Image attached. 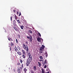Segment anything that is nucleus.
Listing matches in <instances>:
<instances>
[{"instance_id": "38", "label": "nucleus", "mask_w": 73, "mask_h": 73, "mask_svg": "<svg viewBox=\"0 0 73 73\" xmlns=\"http://www.w3.org/2000/svg\"><path fill=\"white\" fill-rule=\"evenodd\" d=\"M10 41H12V39L11 38H10Z\"/></svg>"}, {"instance_id": "27", "label": "nucleus", "mask_w": 73, "mask_h": 73, "mask_svg": "<svg viewBox=\"0 0 73 73\" xmlns=\"http://www.w3.org/2000/svg\"><path fill=\"white\" fill-rule=\"evenodd\" d=\"M47 67V66H46V64H45L44 66V68H46Z\"/></svg>"}, {"instance_id": "11", "label": "nucleus", "mask_w": 73, "mask_h": 73, "mask_svg": "<svg viewBox=\"0 0 73 73\" xmlns=\"http://www.w3.org/2000/svg\"><path fill=\"white\" fill-rule=\"evenodd\" d=\"M13 28L14 29L15 31H17V32L18 31V29H17V28H16L15 27H13Z\"/></svg>"}, {"instance_id": "43", "label": "nucleus", "mask_w": 73, "mask_h": 73, "mask_svg": "<svg viewBox=\"0 0 73 73\" xmlns=\"http://www.w3.org/2000/svg\"><path fill=\"white\" fill-rule=\"evenodd\" d=\"M13 11L14 12H16V11L15 10H14Z\"/></svg>"}, {"instance_id": "39", "label": "nucleus", "mask_w": 73, "mask_h": 73, "mask_svg": "<svg viewBox=\"0 0 73 73\" xmlns=\"http://www.w3.org/2000/svg\"><path fill=\"white\" fill-rule=\"evenodd\" d=\"M40 61H42V60H40Z\"/></svg>"}, {"instance_id": "3", "label": "nucleus", "mask_w": 73, "mask_h": 73, "mask_svg": "<svg viewBox=\"0 0 73 73\" xmlns=\"http://www.w3.org/2000/svg\"><path fill=\"white\" fill-rule=\"evenodd\" d=\"M27 38H28V39H29L30 40V42H32V37L31 36H30V37L29 36H27Z\"/></svg>"}, {"instance_id": "28", "label": "nucleus", "mask_w": 73, "mask_h": 73, "mask_svg": "<svg viewBox=\"0 0 73 73\" xmlns=\"http://www.w3.org/2000/svg\"><path fill=\"white\" fill-rule=\"evenodd\" d=\"M23 58H25V55H23Z\"/></svg>"}, {"instance_id": "5", "label": "nucleus", "mask_w": 73, "mask_h": 73, "mask_svg": "<svg viewBox=\"0 0 73 73\" xmlns=\"http://www.w3.org/2000/svg\"><path fill=\"white\" fill-rule=\"evenodd\" d=\"M27 60L31 62V61H32V56L29 57Z\"/></svg>"}, {"instance_id": "26", "label": "nucleus", "mask_w": 73, "mask_h": 73, "mask_svg": "<svg viewBox=\"0 0 73 73\" xmlns=\"http://www.w3.org/2000/svg\"><path fill=\"white\" fill-rule=\"evenodd\" d=\"M40 59H43L42 57V56H40Z\"/></svg>"}, {"instance_id": "15", "label": "nucleus", "mask_w": 73, "mask_h": 73, "mask_svg": "<svg viewBox=\"0 0 73 73\" xmlns=\"http://www.w3.org/2000/svg\"><path fill=\"white\" fill-rule=\"evenodd\" d=\"M18 72L19 73H21V71L20 70V69H19L18 70Z\"/></svg>"}, {"instance_id": "34", "label": "nucleus", "mask_w": 73, "mask_h": 73, "mask_svg": "<svg viewBox=\"0 0 73 73\" xmlns=\"http://www.w3.org/2000/svg\"><path fill=\"white\" fill-rule=\"evenodd\" d=\"M20 68L21 69H23V68L22 67H20Z\"/></svg>"}, {"instance_id": "21", "label": "nucleus", "mask_w": 73, "mask_h": 73, "mask_svg": "<svg viewBox=\"0 0 73 73\" xmlns=\"http://www.w3.org/2000/svg\"><path fill=\"white\" fill-rule=\"evenodd\" d=\"M22 52H23V53L24 54H25V51H24V50H22Z\"/></svg>"}, {"instance_id": "44", "label": "nucleus", "mask_w": 73, "mask_h": 73, "mask_svg": "<svg viewBox=\"0 0 73 73\" xmlns=\"http://www.w3.org/2000/svg\"><path fill=\"white\" fill-rule=\"evenodd\" d=\"M43 62H44V60H43Z\"/></svg>"}, {"instance_id": "2", "label": "nucleus", "mask_w": 73, "mask_h": 73, "mask_svg": "<svg viewBox=\"0 0 73 73\" xmlns=\"http://www.w3.org/2000/svg\"><path fill=\"white\" fill-rule=\"evenodd\" d=\"M23 48H24V49H25V50H26V51H27V52H28L29 51V49H28V46H27V45H26V46L25 45V44H23Z\"/></svg>"}, {"instance_id": "22", "label": "nucleus", "mask_w": 73, "mask_h": 73, "mask_svg": "<svg viewBox=\"0 0 73 73\" xmlns=\"http://www.w3.org/2000/svg\"><path fill=\"white\" fill-rule=\"evenodd\" d=\"M29 32L30 33H31V34L32 33V31H31V30H29Z\"/></svg>"}, {"instance_id": "31", "label": "nucleus", "mask_w": 73, "mask_h": 73, "mask_svg": "<svg viewBox=\"0 0 73 73\" xmlns=\"http://www.w3.org/2000/svg\"><path fill=\"white\" fill-rule=\"evenodd\" d=\"M26 44H28V42L27 41H26Z\"/></svg>"}, {"instance_id": "1", "label": "nucleus", "mask_w": 73, "mask_h": 73, "mask_svg": "<svg viewBox=\"0 0 73 73\" xmlns=\"http://www.w3.org/2000/svg\"><path fill=\"white\" fill-rule=\"evenodd\" d=\"M45 48V46L44 45H42V46L40 48V53H42L44 51V49Z\"/></svg>"}, {"instance_id": "40", "label": "nucleus", "mask_w": 73, "mask_h": 73, "mask_svg": "<svg viewBox=\"0 0 73 73\" xmlns=\"http://www.w3.org/2000/svg\"><path fill=\"white\" fill-rule=\"evenodd\" d=\"M8 40L9 41H10V39L9 38H8Z\"/></svg>"}, {"instance_id": "10", "label": "nucleus", "mask_w": 73, "mask_h": 73, "mask_svg": "<svg viewBox=\"0 0 73 73\" xmlns=\"http://www.w3.org/2000/svg\"><path fill=\"white\" fill-rule=\"evenodd\" d=\"M17 54H19V55H21V54H22L21 53V52H20L19 51L17 53Z\"/></svg>"}, {"instance_id": "36", "label": "nucleus", "mask_w": 73, "mask_h": 73, "mask_svg": "<svg viewBox=\"0 0 73 73\" xmlns=\"http://www.w3.org/2000/svg\"><path fill=\"white\" fill-rule=\"evenodd\" d=\"M16 41L17 43L18 42V40L17 39H16Z\"/></svg>"}, {"instance_id": "9", "label": "nucleus", "mask_w": 73, "mask_h": 73, "mask_svg": "<svg viewBox=\"0 0 73 73\" xmlns=\"http://www.w3.org/2000/svg\"><path fill=\"white\" fill-rule=\"evenodd\" d=\"M37 40L38 42H41V39L40 38H37Z\"/></svg>"}, {"instance_id": "30", "label": "nucleus", "mask_w": 73, "mask_h": 73, "mask_svg": "<svg viewBox=\"0 0 73 73\" xmlns=\"http://www.w3.org/2000/svg\"><path fill=\"white\" fill-rule=\"evenodd\" d=\"M21 12H19V16H21Z\"/></svg>"}, {"instance_id": "42", "label": "nucleus", "mask_w": 73, "mask_h": 73, "mask_svg": "<svg viewBox=\"0 0 73 73\" xmlns=\"http://www.w3.org/2000/svg\"><path fill=\"white\" fill-rule=\"evenodd\" d=\"M10 50H11V47H10Z\"/></svg>"}, {"instance_id": "32", "label": "nucleus", "mask_w": 73, "mask_h": 73, "mask_svg": "<svg viewBox=\"0 0 73 73\" xmlns=\"http://www.w3.org/2000/svg\"><path fill=\"white\" fill-rule=\"evenodd\" d=\"M20 63H18L17 64V65H20Z\"/></svg>"}, {"instance_id": "37", "label": "nucleus", "mask_w": 73, "mask_h": 73, "mask_svg": "<svg viewBox=\"0 0 73 73\" xmlns=\"http://www.w3.org/2000/svg\"><path fill=\"white\" fill-rule=\"evenodd\" d=\"M21 66L22 68H23V64H22L21 65Z\"/></svg>"}, {"instance_id": "24", "label": "nucleus", "mask_w": 73, "mask_h": 73, "mask_svg": "<svg viewBox=\"0 0 73 73\" xmlns=\"http://www.w3.org/2000/svg\"><path fill=\"white\" fill-rule=\"evenodd\" d=\"M20 61L21 62V63L22 64V62H23V60L21 59L20 60Z\"/></svg>"}, {"instance_id": "18", "label": "nucleus", "mask_w": 73, "mask_h": 73, "mask_svg": "<svg viewBox=\"0 0 73 73\" xmlns=\"http://www.w3.org/2000/svg\"><path fill=\"white\" fill-rule=\"evenodd\" d=\"M45 54H46V57H48V53L47 52H46L45 53Z\"/></svg>"}, {"instance_id": "45", "label": "nucleus", "mask_w": 73, "mask_h": 73, "mask_svg": "<svg viewBox=\"0 0 73 73\" xmlns=\"http://www.w3.org/2000/svg\"><path fill=\"white\" fill-rule=\"evenodd\" d=\"M43 53H44V52H43Z\"/></svg>"}, {"instance_id": "23", "label": "nucleus", "mask_w": 73, "mask_h": 73, "mask_svg": "<svg viewBox=\"0 0 73 73\" xmlns=\"http://www.w3.org/2000/svg\"><path fill=\"white\" fill-rule=\"evenodd\" d=\"M14 45V44H13L12 42H11V46H13V45Z\"/></svg>"}, {"instance_id": "33", "label": "nucleus", "mask_w": 73, "mask_h": 73, "mask_svg": "<svg viewBox=\"0 0 73 73\" xmlns=\"http://www.w3.org/2000/svg\"><path fill=\"white\" fill-rule=\"evenodd\" d=\"M13 70H14V72H16V70H15V69H14Z\"/></svg>"}, {"instance_id": "13", "label": "nucleus", "mask_w": 73, "mask_h": 73, "mask_svg": "<svg viewBox=\"0 0 73 73\" xmlns=\"http://www.w3.org/2000/svg\"><path fill=\"white\" fill-rule=\"evenodd\" d=\"M28 55L29 56V57H32V55H31V54L30 52L28 53Z\"/></svg>"}, {"instance_id": "20", "label": "nucleus", "mask_w": 73, "mask_h": 73, "mask_svg": "<svg viewBox=\"0 0 73 73\" xmlns=\"http://www.w3.org/2000/svg\"><path fill=\"white\" fill-rule=\"evenodd\" d=\"M38 33V35L39 36L41 37V35L40 33Z\"/></svg>"}, {"instance_id": "19", "label": "nucleus", "mask_w": 73, "mask_h": 73, "mask_svg": "<svg viewBox=\"0 0 73 73\" xmlns=\"http://www.w3.org/2000/svg\"><path fill=\"white\" fill-rule=\"evenodd\" d=\"M15 49L16 52H17V48L16 46H15Z\"/></svg>"}, {"instance_id": "35", "label": "nucleus", "mask_w": 73, "mask_h": 73, "mask_svg": "<svg viewBox=\"0 0 73 73\" xmlns=\"http://www.w3.org/2000/svg\"><path fill=\"white\" fill-rule=\"evenodd\" d=\"M10 19H11V21H12V17H11Z\"/></svg>"}, {"instance_id": "29", "label": "nucleus", "mask_w": 73, "mask_h": 73, "mask_svg": "<svg viewBox=\"0 0 73 73\" xmlns=\"http://www.w3.org/2000/svg\"><path fill=\"white\" fill-rule=\"evenodd\" d=\"M17 21H18L19 23H20V20H17Z\"/></svg>"}, {"instance_id": "14", "label": "nucleus", "mask_w": 73, "mask_h": 73, "mask_svg": "<svg viewBox=\"0 0 73 73\" xmlns=\"http://www.w3.org/2000/svg\"><path fill=\"white\" fill-rule=\"evenodd\" d=\"M24 71L25 73L27 72V69L26 68H24Z\"/></svg>"}, {"instance_id": "12", "label": "nucleus", "mask_w": 73, "mask_h": 73, "mask_svg": "<svg viewBox=\"0 0 73 73\" xmlns=\"http://www.w3.org/2000/svg\"><path fill=\"white\" fill-rule=\"evenodd\" d=\"M17 50L18 51L20 50V48L19 47H17Z\"/></svg>"}, {"instance_id": "41", "label": "nucleus", "mask_w": 73, "mask_h": 73, "mask_svg": "<svg viewBox=\"0 0 73 73\" xmlns=\"http://www.w3.org/2000/svg\"><path fill=\"white\" fill-rule=\"evenodd\" d=\"M17 14H19V12L17 11Z\"/></svg>"}, {"instance_id": "7", "label": "nucleus", "mask_w": 73, "mask_h": 73, "mask_svg": "<svg viewBox=\"0 0 73 73\" xmlns=\"http://www.w3.org/2000/svg\"><path fill=\"white\" fill-rule=\"evenodd\" d=\"M47 62V60H46V59H45V61L44 62V63L43 64L44 65H45V64H47L48 62Z\"/></svg>"}, {"instance_id": "17", "label": "nucleus", "mask_w": 73, "mask_h": 73, "mask_svg": "<svg viewBox=\"0 0 73 73\" xmlns=\"http://www.w3.org/2000/svg\"><path fill=\"white\" fill-rule=\"evenodd\" d=\"M38 64L39 66V67H40L41 66V63L40 62H38Z\"/></svg>"}, {"instance_id": "4", "label": "nucleus", "mask_w": 73, "mask_h": 73, "mask_svg": "<svg viewBox=\"0 0 73 73\" xmlns=\"http://www.w3.org/2000/svg\"><path fill=\"white\" fill-rule=\"evenodd\" d=\"M31 62L30 61H29V60H27V62H26V65L27 66H29V64L31 63Z\"/></svg>"}, {"instance_id": "25", "label": "nucleus", "mask_w": 73, "mask_h": 73, "mask_svg": "<svg viewBox=\"0 0 73 73\" xmlns=\"http://www.w3.org/2000/svg\"><path fill=\"white\" fill-rule=\"evenodd\" d=\"M15 15V20H17V17L16 16V15Z\"/></svg>"}, {"instance_id": "6", "label": "nucleus", "mask_w": 73, "mask_h": 73, "mask_svg": "<svg viewBox=\"0 0 73 73\" xmlns=\"http://www.w3.org/2000/svg\"><path fill=\"white\" fill-rule=\"evenodd\" d=\"M13 24L14 27H16V21L15 20H14L13 21Z\"/></svg>"}, {"instance_id": "8", "label": "nucleus", "mask_w": 73, "mask_h": 73, "mask_svg": "<svg viewBox=\"0 0 73 73\" xmlns=\"http://www.w3.org/2000/svg\"><path fill=\"white\" fill-rule=\"evenodd\" d=\"M33 69L34 71H36V70H37V69H36V66H35L34 67H33Z\"/></svg>"}, {"instance_id": "16", "label": "nucleus", "mask_w": 73, "mask_h": 73, "mask_svg": "<svg viewBox=\"0 0 73 73\" xmlns=\"http://www.w3.org/2000/svg\"><path fill=\"white\" fill-rule=\"evenodd\" d=\"M20 27L21 29H23L24 28V26H20Z\"/></svg>"}]
</instances>
